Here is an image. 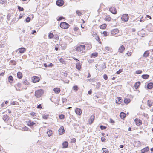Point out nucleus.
Returning <instances> with one entry per match:
<instances>
[{
	"label": "nucleus",
	"instance_id": "obj_64",
	"mask_svg": "<svg viewBox=\"0 0 153 153\" xmlns=\"http://www.w3.org/2000/svg\"><path fill=\"white\" fill-rule=\"evenodd\" d=\"M36 31L35 30H34L32 31L31 33L32 34H33L34 33H36Z\"/></svg>",
	"mask_w": 153,
	"mask_h": 153
},
{
	"label": "nucleus",
	"instance_id": "obj_47",
	"mask_svg": "<svg viewBox=\"0 0 153 153\" xmlns=\"http://www.w3.org/2000/svg\"><path fill=\"white\" fill-rule=\"evenodd\" d=\"M10 62L13 65H15L16 64V62L14 60H11Z\"/></svg>",
	"mask_w": 153,
	"mask_h": 153
},
{
	"label": "nucleus",
	"instance_id": "obj_22",
	"mask_svg": "<svg viewBox=\"0 0 153 153\" xmlns=\"http://www.w3.org/2000/svg\"><path fill=\"white\" fill-rule=\"evenodd\" d=\"M153 87V83L150 82L149 83L147 86V88L148 89H151Z\"/></svg>",
	"mask_w": 153,
	"mask_h": 153
},
{
	"label": "nucleus",
	"instance_id": "obj_32",
	"mask_svg": "<svg viewBox=\"0 0 153 153\" xmlns=\"http://www.w3.org/2000/svg\"><path fill=\"white\" fill-rule=\"evenodd\" d=\"M124 101L125 103L127 104L130 102V100L129 99L126 98L124 99Z\"/></svg>",
	"mask_w": 153,
	"mask_h": 153
},
{
	"label": "nucleus",
	"instance_id": "obj_57",
	"mask_svg": "<svg viewBox=\"0 0 153 153\" xmlns=\"http://www.w3.org/2000/svg\"><path fill=\"white\" fill-rule=\"evenodd\" d=\"M37 108H38L41 109L42 108V107L41 106V104H39L37 106Z\"/></svg>",
	"mask_w": 153,
	"mask_h": 153
},
{
	"label": "nucleus",
	"instance_id": "obj_52",
	"mask_svg": "<svg viewBox=\"0 0 153 153\" xmlns=\"http://www.w3.org/2000/svg\"><path fill=\"white\" fill-rule=\"evenodd\" d=\"M131 52H128V53H126V54L128 56H129L131 55Z\"/></svg>",
	"mask_w": 153,
	"mask_h": 153
},
{
	"label": "nucleus",
	"instance_id": "obj_60",
	"mask_svg": "<svg viewBox=\"0 0 153 153\" xmlns=\"http://www.w3.org/2000/svg\"><path fill=\"white\" fill-rule=\"evenodd\" d=\"M30 114L32 115L33 117H34L35 116V113L33 112H32L30 113Z\"/></svg>",
	"mask_w": 153,
	"mask_h": 153
},
{
	"label": "nucleus",
	"instance_id": "obj_8",
	"mask_svg": "<svg viewBox=\"0 0 153 153\" xmlns=\"http://www.w3.org/2000/svg\"><path fill=\"white\" fill-rule=\"evenodd\" d=\"M65 132V130L64 127L61 126L59 130V135H61L63 134Z\"/></svg>",
	"mask_w": 153,
	"mask_h": 153
},
{
	"label": "nucleus",
	"instance_id": "obj_12",
	"mask_svg": "<svg viewBox=\"0 0 153 153\" xmlns=\"http://www.w3.org/2000/svg\"><path fill=\"white\" fill-rule=\"evenodd\" d=\"M119 32V30L117 29H114L113 31H112L111 34H112V35L113 36H115V35L116 33H118Z\"/></svg>",
	"mask_w": 153,
	"mask_h": 153
},
{
	"label": "nucleus",
	"instance_id": "obj_39",
	"mask_svg": "<svg viewBox=\"0 0 153 153\" xmlns=\"http://www.w3.org/2000/svg\"><path fill=\"white\" fill-rule=\"evenodd\" d=\"M73 89L74 90H75L76 91L78 90V88L77 86H74L73 87Z\"/></svg>",
	"mask_w": 153,
	"mask_h": 153
},
{
	"label": "nucleus",
	"instance_id": "obj_46",
	"mask_svg": "<svg viewBox=\"0 0 153 153\" xmlns=\"http://www.w3.org/2000/svg\"><path fill=\"white\" fill-rule=\"evenodd\" d=\"M43 118L45 119H46L48 117V116L47 115H44L42 116Z\"/></svg>",
	"mask_w": 153,
	"mask_h": 153
},
{
	"label": "nucleus",
	"instance_id": "obj_27",
	"mask_svg": "<svg viewBox=\"0 0 153 153\" xmlns=\"http://www.w3.org/2000/svg\"><path fill=\"white\" fill-rule=\"evenodd\" d=\"M149 54V51H145V52L144 53V54H143V56L144 57L146 58L148 56Z\"/></svg>",
	"mask_w": 153,
	"mask_h": 153
},
{
	"label": "nucleus",
	"instance_id": "obj_23",
	"mask_svg": "<svg viewBox=\"0 0 153 153\" xmlns=\"http://www.w3.org/2000/svg\"><path fill=\"white\" fill-rule=\"evenodd\" d=\"M3 119L4 121H8L9 120L8 116L7 115L3 116Z\"/></svg>",
	"mask_w": 153,
	"mask_h": 153
},
{
	"label": "nucleus",
	"instance_id": "obj_50",
	"mask_svg": "<svg viewBox=\"0 0 153 153\" xmlns=\"http://www.w3.org/2000/svg\"><path fill=\"white\" fill-rule=\"evenodd\" d=\"M76 139L75 138H73L71 140V142L72 143H74L76 142Z\"/></svg>",
	"mask_w": 153,
	"mask_h": 153
},
{
	"label": "nucleus",
	"instance_id": "obj_1",
	"mask_svg": "<svg viewBox=\"0 0 153 153\" xmlns=\"http://www.w3.org/2000/svg\"><path fill=\"white\" fill-rule=\"evenodd\" d=\"M85 49V46L84 45H80L76 47V50L80 54L84 53Z\"/></svg>",
	"mask_w": 153,
	"mask_h": 153
},
{
	"label": "nucleus",
	"instance_id": "obj_9",
	"mask_svg": "<svg viewBox=\"0 0 153 153\" xmlns=\"http://www.w3.org/2000/svg\"><path fill=\"white\" fill-rule=\"evenodd\" d=\"M56 4L59 6H62L64 4V1L62 0H58L56 2Z\"/></svg>",
	"mask_w": 153,
	"mask_h": 153
},
{
	"label": "nucleus",
	"instance_id": "obj_44",
	"mask_svg": "<svg viewBox=\"0 0 153 153\" xmlns=\"http://www.w3.org/2000/svg\"><path fill=\"white\" fill-rule=\"evenodd\" d=\"M102 34L104 35V36H106L108 35L107 34V32L106 31H104L103 32Z\"/></svg>",
	"mask_w": 153,
	"mask_h": 153
},
{
	"label": "nucleus",
	"instance_id": "obj_38",
	"mask_svg": "<svg viewBox=\"0 0 153 153\" xmlns=\"http://www.w3.org/2000/svg\"><path fill=\"white\" fill-rule=\"evenodd\" d=\"M53 37V35L52 33H50L49 34L48 37L50 39H52Z\"/></svg>",
	"mask_w": 153,
	"mask_h": 153
},
{
	"label": "nucleus",
	"instance_id": "obj_36",
	"mask_svg": "<svg viewBox=\"0 0 153 153\" xmlns=\"http://www.w3.org/2000/svg\"><path fill=\"white\" fill-rule=\"evenodd\" d=\"M59 61L61 63L63 64H65V61H64V59L63 58H60L59 59Z\"/></svg>",
	"mask_w": 153,
	"mask_h": 153
},
{
	"label": "nucleus",
	"instance_id": "obj_4",
	"mask_svg": "<svg viewBox=\"0 0 153 153\" xmlns=\"http://www.w3.org/2000/svg\"><path fill=\"white\" fill-rule=\"evenodd\" d=\"M128 19V16L127 14H124L121 17L122 20L125 22L127 21Z\"/></svg>",
	"mask_w": 153,
	"mask_h": 153
},
{
	"label": "nucleus",
	"instance_id": "obj_14",
	"mask_svg": "<svg viewBox=\"0 0 153 153\" xmlns=\"http://www.w3.org/2000/svg\"><path fill=\"white\" fill-rule=\"evenodd\" d=\"M75 112L78 115H80L82 113V111L80 109L77 108L76 109Z\"/></svg>",
	"mask_w": 153,
	"mask_h": 153
},
{
	"label": "nucleus",
	"instance_id": "obj_6",
	"mask_svg": "<svg viewBox=\"0 0 153 153\" xmlns=\"http://www.w3.org/2000/svg\"><path fill=\"white\" fill-rule=\"evenodd\" d=\"M32 80L33 82L36 83L39 81L40 79L39 77L35 76H33Z\"/></svg>",
	"mask_w": 153,
	"mask_h": 153
},
{
	"label": "nucleus",
	"instance_id": "obj_11",
	"mask_svg": "<svg viewBox=\"0 0 153 153\" xmlns=\"http://www.w3.org/2000/svg\"><path fill=\"white\" fill-rule=\"evenodd\" d=\"M125 48L123 45L121 46L119 48L118 52L120 53H122L124 51Z\"/></svg>",
	"mask_w": 153,
	"mask_h": 153
},
{
	"label": "nucleus",
	"instance_id": "obj_25",
	"mask_svg": "<svg viewBox=\"0 0 153 153\" xmlns=\"http://www.w3.org/2000/svg\"><path fill=\"white\" fill-rule=\"evenodd\" d=\"M62 146L63 148H66L68 146V143L67 141H65L62 143Z\"/></svg>",
	"mask_w": 153,
	"mask_h": 153
},
{
	"label": "nucleus",
	"instance_id": "obj_7",
	"mask_svg": "<svg viewBox=\"0 0 153 153\" xmlns=\"http://www.w3.org/2000/svg\"><path fill=\"white\" fill-rule=\"evenodd\" d=\"M98 67V70L100 71H102L103 69H105L106 68L105 63L100 65Z\"/></svg>",
	"mask_w": 153,
	"mask_h": 153
},
{
	"label": "nucleus",
	"instance_id": "obj_3",
	"mask_svg": "<svg viewBox=\"0 0 153 153\" xmlns=\"http://www.w3.org/2000/svg\"><path fill=\"white\" fill-rule=\"evenodd\" d=\"M69 26V24L65 22H61L60 25V26L61 28L64 29L68 28Z\"/></svg>",
	"mask_w": 153,
	"mask_h": 153
},
{
	"label": "nucleus",
	"instance_id": "obj_48",
	"mask_svg": "<svg viewBox=\"0 0 153 153\" xmlns=\"http://www.w3.org/2000/svg\"><path fill=\"white\" fill-rule=\"evenodd\" d=\"M96 39L98 42L100 44L101 43V42H100V39L99 37H97V38Z\"/></svg>",
	"mask_w": 153,
	"mask_h": 153
},
{
	"label": "nucleus",
	"instance_id": "obj_17",
	"mask_svg": "<svg viewBox=\"0 0 153 153\" xmlns=\"http://www.w3.org/2000/svg\"><path fill=\"white\" fill-rule=\"evenodd\" d=\"M95 116L94 115H92V116L90 117V119H89V123L91 124L94 121V119Z\"/></svg>",
	"mask_w": 153,
	"mask_h": 153
},
{
	"label": "nucleus",
	"instance_id": "obj_10",
	"mask_svg": "<svg viewBox=\"0 0 153 153\" xmlns=\"http://www.w3.org/2000/svg\"><path fill=\"white\" fill-rule=\"evenodd\" d=\"M109 11L113 14H116L117 11L116 9L113 7H111L109 9Z\"/></svg>",
	"mask_w": 153,
	"mask_h": 153
},
{
	"label": "nucleus",
	"instance_id": "obj_2",
	"mask_svg": "<svg viewBox=\"0 0 153 153\" xmlns=\"http://www.w3.org/2000/svg\"><path fill=\"white\" fill-rule=\"evenodd\" d=\"M43 90L42 89L38 90L35 92V96L37 98H40L43 94Z\"/></svg>",
	"mask_w": 153,
	"mask_h": 153
},
{
	"label": "nucleus",
	"instance_id": "obj_49",
	"mask_svg": "<svg viewBox=\"0 0 153 153\" xmlns=\"http://www.w3.org/2000/svg\"><path fill=\"white\" fill-rule=\"evenodd\" d=\"M103 78L105 80H107L108 79V76L107 75L105 74L103 75Z\"/></svg>",
	"mask_w": 153,
	"mask_h": 153
},
{
	"label": "nucleus",
	"instance_id": "obj_33",
	"mask_svg": "<svg viewBox=\"0 0 153 153\" xmlns=\"http://www.w3.org/2000/svg\"><path fill=\"white\" fill-rule=\"evenodd\" d=\"M149 75L148 74H144L142 76V77L144 79H146L148 78Z\"/></svg>",
	"mask_w": 153,
	"mask_h": 153
},
{
	"label": "nucleus",
	"instance_id": "obj_42",
	"mask_svg": "<svg viewBox=\"0 0 153 153\" xmlns=\"http://www.w3.org/2000/svg\"><path fill=\"white\" fill-rule=\"evenodd\" d=\"M100 127L101 130L105 129L106 128V127H105V126H104L102 125L100 126Z\"/></svg>",
	"mask_w": 153,
	"mask_h": 153
},
{
	"label": "nucleus",
	"instance_id": "obj_63",
	"mask_svg": "<svg viewBox=\"0 0 153 153\" xmlns=\"http://www.w3.org/2000/svg\"><path fill=\"white\" fill-rule=\"evenodd\" d=\"M44 66L45 67H48V65L47 64V63H45L44 64Z\"/></svg>",
	"mask_w": 153,
	"mask_h": 153
},
{
	"label": "nucleus",
	"instance_id": "obj_43",
	"mask_svg": "<svg viewBox=\"0 0 153 153\" xmlns=\"http://www.w3.org/2000/svg\"><path fill=\"white\" fill-rule=\"evenodd\" d=\"M76 13L78 15V16H81L82 15V13L79 10H77L76 11Z\"/></svg>",
	"mask_w": 153,
	"mask_h": 153
},
{
	"label": "nucleus",
	"instance_id": "obj_28",
	"mask_svg": "<svg viewBox=\"0 0 153 153\" xmlns=\"http://www.w3.org/2000/svg\"><path fill=\"white\" fill-rule=\"evenodd\" d=\"M9 82L10 83H11L13 81V78L11 76H9L8 78Z\"/></svg>",
	"mask_w": 153,
	"mask_h": 153
},
{
	"label": "nucleus",
	"instance_id": "obj_26",
	"mask_svg": "<svg viewBox=\"0 0 153 153\" xmlns=\"http://www.w3.org/2000/svg\"><path fill=\"white\" fill-rule=\"evenodd\" d=\"M98 56V53L97 52L93 53H92L91 55V58H95L96 57Z\"/></svg>",
	"mask_w": 153,
	"mask_h": 153
},
{
	"label": "nucleus",
	"instance_id": "obj_35",
	"mask_svg": "<svg viewBox=\"0 0 153 153\" xmlns=\"http://www.w3.org/2000/svg\"><path fill=\"white\" fill-rule=\"evenodd\" d=\"M140 83V82H139L137 83H136L134 85V86H135V88L136 89H137V88H138Z\"/></svg>",
	"mask_w": 153,
	"mask_h": 153
},
{
	"label": "nucleus",
	"instance_id": "obj_58",
	"mask_svg": "<svg viewBox=\"0 0 153 153\" xmlns=\"http://www.w3.org/2000/svg\"><path fill=\"white\" fill-rule=\"evenodd\" d=\"M78 29V28L77 27H76L74 28V30L75 31H77Z\"/></svg>",
	"mask_w": 153,
	"mask_h": 153
},
{
	"label": "nucleus",
	"instance_id": "obj_45",
	"mask_svg": "<svg viewBox=\"0 0 153 153\" xmlns=\"http://www.w3.org/2000/svg\"><path fill=\"white\" fill-rule=\"evenodd\" d=\"M30 20V18L29 17H27L26 19V21L27 22H29Z\"/></svg>",
	"mask_w": 153,
	"mask_h": 153
},
{
	"label": "nucleus",
	"instance_id": "obj_16",
	"mask_svg": "<svg viewBox=\"0 0 153 153\" xmlns=\"http://www.w3.org/2000/svg\"><path fill=\"white\" fill-rule=\"evenodd\" d=\"M147 105L149 107L153 105V101L151 100H148L147 101Z\"/></svg>",
	"mask_w": 153,
	"mask_h": 153
},
{
	"label": "nucleus",
	"instance_id": "obj_61",
	"mask_svg": "<svg viewBox=\"0 0 153 153\" xmlns=\"http://www.w3.org/2000/svg\"><path fill=\"white\" fill-rule=\"evenodd\" d=\"M110 122L111 123H114V121L111 118L110 119Z\"/></svg>",
	"mask_w": 153,
	"mask_h": 153
},
{
	"label": "nucleus",
	"instance_id": "obj_51",
	"mask_svg": "<svg viewBox=\"0 0 153 153\" xmlns=\"http://www.w3.org/2000/svg\"><path fill=\"white\" fill-rule=\"evenodd\" d=\"M100 86V84L99 83H97V87H96L98 89L99 88Z\"/></svg>",
	"mask_w": 153,
	"mask_h": 153
},
{
	"label": "nucleus",
	"instance_id": "obj_24",
	"mask_svg": "<svg viewBox=\"0 0 153 153\" xmlns=\"http://www.w3.org/2000/svg\"><path fill=\"white\" fill-rule=\"evenodd\" d=\"M53 91L55 93L58 94L60 92V89L58 88H56L53 89Z\"/></svg>",
	"mask_w": 153,
	"mask_h": 153
},
{
	"label": "nucleus",
	"instance_id": "obj_21",
	"mask_svg": "<svg viewBox=\"0 0 153 153\" xmlns=\"http://www.w3.org/2000/svg\"><path fill=\"white\" fill-rule=\"evenodd\" d=\"M126 114L123 112H121L120 114V117L121 119H124L125 118Z\"/></svg>",
	"mask_w": 153,
	"mask_h": 153
},
{
	"label": "nucleus",
	"instance_id": "obj_29",
	"mask_svg": "<svg viewBox=\"0 0 153 153\" xmlns=\"http://www.w3.org/2000/svg\"><path fill=\"white\" fill-rule=\"evenodd\" d=\"M104 20L108 21H110L111 20V18L109 16H107L105 18Z\"/></svg>",
	"mask_w": 153,
	"mask_h": 153
},
{
	"label": "nucleus",
	"instance_id": "obj_31",
	"mask_svg": "<svg viewBox=\"0 0 153 153\" xmlns=\"http://www.w3.org/2000/svg\"><path fill=\"white\" fill-rule=\"evenodd\" d=\"M17 75L19 78L21 79L22 77V74L20 72H18L17 73Z\"/></svg>",
	"mask_w": 153,
	"mask_h": 153
},
{
	"label": "nucleus",
	"instance_id": "obj_18",
	"mask_svg": "<svg viewBox=\"0 0 153 153\" xmlns=\"http://www.w3.org/2000/svg\"><path fill=\"white\" fill-rule=\"evenodd\" d=\"M122 101V100L120 97L117 98L116 100V103L120 104L121 103Z\"/></svg>",
	"mask_w": 153,
	"mask_h": 153
},
{
	"label": "nucleus",
	"instance_id": "obj_13",
	"mask_svg": "<svg viewBox=\"0 0 153 153\" xmlns=\"http://www.w3.org/2000/svg\"><path fill=\"white\" fill-rule=\"evenodd\" d=\"M134 121L137 125L139 126L141 125L142 124L141 121L139 119H135Z\"/></svg>",
	"mask_w": 153,
	"mask_h": 153
},
{
	"label": "nucleus",
	"instance_id": "obj_53",
	"mask_svg": "<svg viewBox=\"0 0 153 153\" xmlns=\"http://www.w3.org/2000/svg\"><path fill=\"white\" fill-rule=\"evenodd\" d=\"M142 72V71L140 70H138L137 71H136V73L137 74H139L140 73H141Z\"/></svg>",
	"mask_w": 153,
	"mask_h": 153
},
{
	"label": "nucleus",
	"instance_id": "obj_5",
	"mask_svg": "<svg viewBox=\"0 0 153 153\" xmlns=\"http://www.w3.org/2000/svg\"><path fill=\"white\" fill-rule=\"evenodd\" d=\"M35 124V123L32 121L31 120H29L27 123L28 125L30 126L31 128H33V126Z\"/></svg>",
	"mask_w": 153,
	"mask_h": 153
},
{
	"label": "nucleus",
	"instance_id": "obj_37",
	"mask_svg": "<svg viewBox=\"0 0 153 153\" xmlns=\"http://www.w3.org/2000/svg\"><path fill=\"white\" fill-rule=\"evenodd\" d=\"M102 149L103 150V153H108L109 152L106 149L103 148H102Z\"/></svg>",
	"mask_w": 153,
	"mask_h": 153
},
{
	"label": "nucleus",
	"instance_id": "obj_19",
	"mask_svg": "<svg viewBox=\"0 0 153 153\" xmlns=\"http://www.w3.org/2000/svg\"><path fill=\"white\" fill-rule=\"evenodd\" d=\"M53 133V131L51 130H49L47 132V135L49 137L51 136Z\"/></svg>",
	"mask_w": 153,
	"mask_h": 153
},
{
	"label": "nucleus",
	"instance_id": "obj_55",
	"mask_svg": "<svg viewBox=\"0 0 153 153\" xmlns=\"http://www.w3.org/2000/svg\"><path fill=\"white\" fill-rule=\"evenodd\" d=\"M28 129H29V128L26 127H25L23 128L24 131H28Z\"/></svg>",
	"mask_w": 153,
	"mask_h": 153
},
{
	"label": "nucleus",
	"instance_id": "obj_30",
	"mask_svg": "<svg viewBox=\"0 0 153 153\" xmlns=\"http://www.w3.org/2000/svg\"><path fill=\"white\" fill-rule=\"evenodd\" d=\"M76 68L78 70H79L81 68V65L79 62H78L76 64Z\"/></svg>",
	"mask_w": 153,
	"mask_h": 153
},
{
	"label": "nucleus",
	"instance_id": "obj_56",
	"mask_svg": "<svg viewBox=\"0 0 153 153\" xmlns=\"http://www.w3.org/2000/svg\"><path fill=\"white\" fill-rule=\"evenodd\" d=\"M63 18L62 16H60L59 18L57 19V21H60Z\"/></svg>",
	"mask_w": 153,
	"mask_h": 153
},
{
	"label": "nucleus",
	"instance_id": "obj_34",
	"mask_svg": "<svg viewBox=\"0 0 153 153\" xmlns=\"http://www.w3.org/2000/svg\"><path fill=\"white\" fill-rule=\"evenodd\" d=\"M106 26L107 25L106 24H104L100 26V28L102 29H105L106 27Z\"/></svg>",
	"mask_w": 153,
	"mask_h": 153
},
{
	"label": "nucleus",
	"instance_id": "obj_41",
	"mask_svg": "<svg viewBox=\"0 0 153 153\" xmlns=\"http://www.w3.org/2000/svg\"><path fill=\"white\" fill-rule=\"evenodd\" d=\"M18 9L19 11H23L24 10L23 8L19 6H18Z\"/></svg>",
	"mask_w": 153,
	"mask_h": 153
},
{
	"label": "nucleus",
	"instance_id": "obj_15",
	"mask_svg": "<svg viewBox=\"0 0 153 153\" xmlns=\"http://www.w3.org/2000/svg\"><path fill=\"white\" fill-rule=\"evenodd\" d=\"M18 50L19 51L20 53H22L25 51L26 49L25 48L22 47L19 48Z\"/></svg>",
	"mask_w": 153,
	"mask_h": 153
},
{
	"label": "nucleus",
	"instance_id": "obj_62",
	"mask_svg": "<svg viewBox=\"0 0 153 153\" xmlns=\"http://www.w3.org/2000/svg\"><path fill=\"white\" fill-rule=\"evenodd\" d=\"M48 67H52L53 66V64L52 63H51L48 65Z\"/></svg>",
	"mask_w": 153,
	"mask_h": 153
},
{
	"label": "nucleus",
	"instance_id": "obj_54",
	"mask_svg": "<svg viewBox=\"0 0 153 153\" xmlns=\"http://www.w3.org/2000/svg\"><path fill=\"white\" fill-rule=\"evenodd\" d=\"M101 139L102 142H104L106 140L105 138L104 137H102Z\"/></svg>",
	"mask_w": 153,
	"mask_h": 153
},
{
	"label": "nucleus",
	"instance_id": "obj_20",
	"mask_svg": "<svg viewBox=\"0 0 153 153\" xmlns=\"http://www.w3.org/2000/svg\"><path fill=\"white\" fill-rule=\"evenodd\" d=\"M149 150V148L148 147H145L141 150V153H144L145 152L148 151Z\"/></svg>",
	"mask_w": 153,
	"mask_h": 153
},
{
	"label": "nucleus",
	"instance_id": "obj_59",
	"mask_svg": "<svg viewBox=\"0 0 153 153\" xmlns=\"http://www.w3.org/2000/svg\"><path fill=\"white\" fill-rule=\"evenodd\" d=\"M122 72V71L121 69L119 70L118 71L116 72L117 74H118Z\"/></svg>",
	"mask_w": 153,
	"mask_h": 153
},
{
	"label": "nucleus",
	"instance_id": "obj_40",
	"mask_svg": "<svg viewBox=\"0 0 153 153\" xmlns=\"http://www.w3.org/2000/svg\"><path fill=\"white\" fill-rule=\"evenodd\" d=\"M64 117H65V116L63 114H61V115H59V119H64Z\"/></svg>",
	"mask_w": 153,
	"mask_h": 153
}]
</instances>
